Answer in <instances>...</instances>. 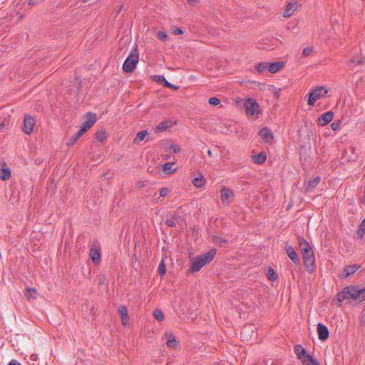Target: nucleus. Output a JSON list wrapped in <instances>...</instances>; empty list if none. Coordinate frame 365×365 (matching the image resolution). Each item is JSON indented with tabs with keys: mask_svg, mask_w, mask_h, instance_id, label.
I'll use <instances>...</instances> for the list:
<instances>
[{
	"mask_svg": "<svg viewBox=\"0 0 365 365\" xmlns=\"http://www.w3.org/2000/svg\"><path fill=\"white\" fill-rule=\"evenodd\" d=\"M299 246L302 254L306 270L312 273L316 269L315 256L309 242L303 237L298 238Z\"/></svg>",
	"mask_w": 365,
	"mask_h": 365,
	"instance_id": "f257e3e1",
	"label": "nucleus"
},
{
	"mask_svg": "<svg viewBox=\"0 0 365 365\" xmlns=\"http://www.w3.org/2000/svg\"><path fill=\"white\" fill-rule=\"evenodd\" d=\"M139 60V53L138 52V49L135 48L133 50L128 56L125 58L123 64V70L125 73H131L134 68L136 67V65Z\"/></svg>",
	"mask_w": 365,
	"mask_h": 365,
	"instance_id": "f03ea898",
	"label": "nucleus"
},
{
	"mask_svg": "<svg viewBox=\"0 0 365 365\" xmlns=\"http://www.w3.org/2000/svg\"><path fill=\"white\" fill-rule=\"evenodd\" d=\"M328 90L324 86H317L311 90L309 94L307 103L309 106H312L315 102L320 98L325 96Z\"/></svg>",
	"mask_w": 365,
	"mask_h": 365,
	"instance_id": "7ed1b4c3",
	"label": "nucleus"
},
{
	"mask_svg": "<svg viewBox=\"0 0 365 365\" xmlns=\"http://www.w3.org/2000/svg\"><path fill=\"white\" fill-rule=\"evenodd\" d=\"M346 292L350 298L362 302L365 299V287H359V286H347Z\"/></svg>",
	"mask_w": 365,
	"mask_h": 365,
	"instance_id": "20e7f679",
	"label": "nucleus"
},
{
	"mask_svg": "<svg viewBox=\"0 0 365 365\" xmlns=\"http://www.w3.org/2000/svg\"><path fill=\"white\" fill-rule=\"evenodd\" d=\"M220 196L222 202L228 205L234 200L235 193L232 190L223 186L220 190Z\"/></svg>",
	"mask_w": 365,
	"mask_h": 365,
	"instance_id": "39448f33",
	"label": "nucleus"
},
{
	"mask_svg": "<svg viewBox=\"0 0 365 365\" xmlns=\"http://www.w3.org/2000/svg\"><path fill=\"white\" fill-rule=\"evenodd\" d=\"M245 108L246 114L249 116H252L258 113L259 104L256 101L249 98L245 102Z\"/></svg>",
	"mask_w": 365,
	"mask_h": 365,
	"instance_id": "423d86ee",
	"label": "nucleus"
},
{
	"mask_svg": "<svg viewBox=\"0 0 365 365\" xmlns=\"http://www.w3.org/2000/svg\"><path fill=\"white\" fill-rule=\"evenodd\" d=\"M96 122V114L93 113H88L85 116V120L82 123L80 129L81 132H86L90 129Z\"/></svg>",
	"mask_w": 365,
	"mask_h": 365,
	"instance_id": "0eeeda50",
	"label": "nucleus"
},
{
	"mask_svg": "<svg viewBox=\"0 0 365 365\" xmlns=\"http://www.w3.org/2000/svg\"><path fill=\"white\" fill-rule=\"evenodd\" d=\"M216 254L217 250L215 248H212L208 252L200 255H198L197 258L202 264V265L205 266L212 261Z\"/></svg>",
	"mask_w": 365,
	"mask_h": 365,
	"instance_id": "6e6552de",
	"label": "nucleus"
},
{
	"mask_svg": "<svg viewBox=\"0 0 365 365\" xmlns=\"http://www.w3.org/2000/svg\"><path fill=\"white\" fill-rule=\"evenodd\" d=\"M35 120L33 117L26 115L24 119L23 131L29 135L33 132Z\"/></svg>",
	"mask_w": 365,
	"mask_h": 365,
	"instance_id": "1a4fd4ad",
	"label": "nucleus"
},
{
	"mask_svg": "<svg viewBox=\"0 0 365 365\" xmlns=\"http://www.w3.org/2000/svg\"><path fill=\"white\" fill-rule=\"evenodd\" d=\"M294 351L297 358L302 363H305L307 359L310 356L300 344H297L294 346Z\"/></svg>",
	"mask_w": 365,
	"mask_h": 365,
	"instance_id": "9d476101",
	"label": "nucleus"
},
{
	"mask_svg": "<svg viewBox=\"0 0 365 365\" xmlns=\"http://www.w3.org/2000/svg\"><path fill=\"white\" fill-rule=\"evenodd\" d=\"M334 117L332 111H328L322 114L317 119V124L320 126H324L329 123Z\"/></svg>",
	"mask_w": 365,
	"mask_h": 365,
	"instance_id": "9b49d317",
	"label": "nucleus"
},
{
	"mask_svg": "<svg viewBox=\"0 0 365 365\" xmlns=\"http://www.w3.org/2000/svg\"><path fill=\"white\" fill-rule=\"evenodd\" d=\"M317 334L320 340L325 341L329 337V332L328 328L325 325L322 323H318Z\"/></svg>",
	"mask_w": 365,
	"mask_h": 365,
	"instance_id": "f8f14e48",
	"label": "nucleus"
},
{
	"mask_svg": "<svg viewBox=\"0 0 365 365\" xmlns=\"http://www.w3.org/2000/svg\"><path fill=\"white\" fill-rule=\"evenodd\" d=\"M285 251L287 252V256L295 264H299L300 260L299 258L296 253L294 247L291 245H287L285 246Z\"/></svg>",
	"mask_w": 365,
	"mask_h": 365,
	"instance_id": "ddd939ff",
	"label": "nucleus"
},
{
	"mask_svg": "<svg viewBox=\"0 0 365 365\" xmlns=\"http://www.w3.org/2000/svg\"><path fill=\"white\" fill-rule=\"evenodd\" d=\"M259 135L263 141L267 143L272 140L274 138L272 130L267 127H264L259 130Z\"/></svg>",
	"mask_w": 365,
	"mask_h": 365,
	"instance_id": "4468645a",
	"label": "nucleus"
},
{
	"mask_svg": "<svg viewBox=\"0 0 365 365\" xmlns=\"http://www.w3.org/2000/svg\"><path fill=\"white\" fill-rule=\"evenodd\" d=\"M165 337L166 339V345L168 347L176 349L178 346V342L175 339V336L172 333H165Z\"/></svg>",
	"mask_w": 365,
	"mask_h": 365,
	"instance_id": "2eb2a0df",
	"label": "nucleus"
},
{
	"mask_svg": "<svg viewBox=\"0 0 365 365\" xmlns=\"http://www.w3.org/2000/svg\"><path fill=\"white\" fill-rule=\"evenodd\" d=\"M361 266L359 264L349 265L344 268L343 277L346 278L353 274H354Z\"/></svg>",
	"mask_w": 365,
	"mask_h": 365,
	"instance_id": "dca6fc26",
	"label": "nucleus"
},
{
	"mask_svg": "<svg viewBox=\"0 0 365 365\" xmlns=\"http://www.w3.org/2000/svg\"><path fill=\"white\" fill-rule=\"evenodd\" d=\"M202 267H204L202 264L196 257L191 260L189 271L191 273L197 272L202 269Z\"/></svg>",
	"mask_w": 365,
	"mask_h": 365,
	"instance_id": "f3484780",
	"label": "nucleus"
},
{
	"mask_svg": "<svg viewBox=\"0 0 365 365\" xmlns=\"http://www.w3.org/2000/svg\"><path fill=\"white\" fill-rule=\"evenodd\" d=\"M297 4L296 1H291L287 4L285 10L283 11L282 16L284 17H289L294 11L297 9Z\"/></svg>",
	"mask_w": 365,
	"mask_h": 365,
	"instance_id": "a211bd4d",
	"label": "nucleus"
},
{
	"mask_svg": "<svg viewBox=\"0 0 365 365\" xmlns=\"http://www.w3.org/2000/svg\"><path fill=\"white\" fill-rule=\"evenodd\" d=\"M283 66L284 63L282 61L268 63V71L274 73L280 71Z\"/></svg>",
	"mask_w": 365,
	"mask_h": 365,
	"instance_id": "6ab92c4d",
	"label": "nucleus"
},
{
	"mask_svg": "<svg viewBox=\"0 0 365 365\" xmlns=\"http://www.w3.org/2000/svg\"><path fill=\"white\" fill-rule=\"evenodd\" d=\"M118 312L120 316L122 324L124 325L126 324L128 319L126 307L123 305L120 306L118 309Z\"/></svg>",
	"mask_w": 365,
	"mask_h": 365,
	"instance_id": "aec40b11",
	"label": "nucleus"
},
{
	"mask_svg": "<svg viewBox=\"0 0 365 365\" xmlns=\"http://www.w3.org/2000/svg\"><path fill=\"white\" fill-rule=\"evenodd\" d=\"M90 257L92 259L94 264H98L101 259V253L100 251L96 248L93 247L90 250Z\"/></svg>",
	"mask_w": 365,
	"mask_h": 365,
	"instance_id": "412c9836",
	"label": "nucleus"
},
{
	"mask_svg": "<svg viewBox=\"0 0 365 365\" xmlns=\"http://www.w3.org/2000/svg\"><path fill=\"white\" fill-rule=\"evenodd\" d=\"M267 159V155L264 153L262 152L257 155H252V160L257 165L262 164Z\"/></svg>",
	"mask_w": 365,
	"mask_h": 365,
	"instance_id": "4be33fe9",
	"label": "nucleus"
},
{
	"mask_svg": "<svg viewBox=\"0 0 365 365\" xmlns=\"http://www.w3.org/2000/svg\"><path fill=\"white\" fill-rule=\"evenodd\" d=\"M148 135V132L147 130H143L138 132L133 140V143L135 144L140 143L141 141H143L145 138V137Z\"/></svg>",
	"mask_w": 365,
	"mask_h": 365,
	"instance_id": "5701e85b",
	"label": "nucleus"
},
{
	"mask_svg": "<svg viewBox=\"0 0 365 365\" xmlns=\"http://www.w3.org/2000/svg\"><path fill=\"white\" fill-rule=\"evenodd\" d=\"M192 182L196 187H202L205 184V179L204 175H200L199 176L195 178Z\"/></svg>",
	"mask_w": 365,
	"mask_h": 365,
	"instance_id": "b1692460",
	"label": "nucleus"
},
{
	"mask_svg": "<svg viewBox=\"0 0 365 365\" xmlns=\"http://www.w3.org/2000/svg\"><path fill=\"white\" fill-rule=\"evenodd\" d=\"M267 71H268V63L259 62L255 66V71L259 74H263Z\"/></svg>",
	"mask_w": 365,
	"mask_h": 365,
	"instance_id": "393cba45",
	"label": "nucleus"
},
{
	"mask_svg": "<svg viewBox=\"0 0 365 365\" xmlns=\"http://www.w3.org/2000/svg\"><path fill=\"white\" fill-rule=\"evenodd\" d=\"M212 239L213 242L220 247H225L227 243V240L225 238H222L217 235H213Z\"/></svg>",
	"mask_w": 365,
	"mask_h": 365,
	"instance_id": "a878e982",
	"label": "nucleus"
},
{
	"mask_svg": "<svg viewBox=\"0 0 365 365\" xmlns=\"http://www.w3.org/2000/svg\"><path fill=\"white\" fill-rule=\"evenodd\" d=\"M320 180H321V178L319 176H317V177L314 178L313 179L310 180L308 182L307 189L312 190V189L315 188L319 183Z\"/></svg>",
	"mask_w": 365,
	"mask_h": 365,
	"instance_id": "bb28decb",
	"label": "nucleus"
},
{
	"mask_svg": "<svg viewBox=\"0 0 365 365\" xmlns=\"http://www.w3.org/2000/svg\"><path fill=\"white\" fill-rule=\"evenodd\" d=\"M168 127V122L165 120L160 123L158 125H156L154 128V130L155 133H160L165 130Z\"/></svg>",
	"mask_w": 365,
	"mask_h": 365,
	"instance_id": "cd10ccee",
	"label": "nucleus"
},
{
	"mask_svg": "<svg viewBox=\"0 0 365 365\" xmlns=\"http://www.w3.org/2000/svg\"><path fill=\"white\" fill-rule=\"evenodd\" d=\"M84 133V132H81V130L79 129L69 140L68 142V145H72L73 143H75L79 138Z\"/></svg>",
	"mask_w": 365,
	"mask_h": 365,
	"instance_id": "c85d7f7f",
	"label": "nucleus"
},
{
	"mask_svg": "<svg viewBox=\"0 0 365 365\" xmlns=\"http://www.w3.org/2000/svg\"><path fill=\"white\" fill-rule=\"evenodd\" d=\"M266 274H267V277L268 279L270 280V281H272V282L275 281L278 278L277 274L271 267H269L267 269Z\"/></svg>",
	"mask_w": 365,
	"mask_h": 365,
	"instance_id": "c756f323",
	"label": "nucleus"
},
{
	"mask_svg": "<svg viewBox=\"0 0 365 365\" xmlns=\"http://www.w3.org/2000/svg\"><path fill=\"white\" fill-rule=\"evenodd\" d=\"M174 163H165L163 167L165 174H171L175 171V169L173 168Z\"/></svg>",
	"mask_w": 365,
	"mask_h": 365,
	"instance_id": "7c9ffc66",
	"label": "nucleus"
},
{
	"mask_svg": "<svg viewBox=\"0 0 365 365\" xmlns=\"http://www.w3.org/2000/svg\"><path fill=\"white\" fill-rule=\"evenodd\" d=\"M349 297L346 292V287L336 294V299L339 302H343L345 299Z\"/></svg>",
	"mask_w": 365,
	"mask_h": 365,
	"instance_id": "2f4dec72",
	"label": "nucleus"
},
{
	"mask_svg": "<svg viewBox=\"0 0 365 365\" xmlns=\"http://www.w3.org/2000/svg\"><path fill=\"white\" fill-rule=\"evenodd\" d=\"M11 176V172L9 169L2 168L0 170V178L3 180H8Z\"/></svg>",
	"mask_w": 365,
	"mask_h": 365,
	"instance_id": "473e14b6",
	"label": "nucleus"
},
{
	"mask_svg": "<svg viewBox=\"0 0 365 365\" xmlns=\"http://www.w3.org/2000/svg\"><path fill=\"white\" fill-rule=\"evenodd\" d=\"M151 78H152L154 81H155V82H157V83H160V84H161V85H163V86L165 84V82H166V81H167V80L165 79V76H162V75H155V76H151Z\"/></svg>",
	"mask_w": 365,
	"mask_h": 365,
	"instance_id": "72a5a7b5",
	"label": "nucleus"
},
{
	"mask_svg": "<svg viewBox=\"0 0 365 365\" xmlns=\"http://www.w3.org/2000/svg\"><path fill=\"white\" fill-rule=\"evenodd\" d=\"M158 272L160 277L164 276L166 273L165 264L163 259L160 262L158 265Z\"/></svg>",
	"mask_w": 365,
	"mask_h": 365,
	"instance_id": "f704fd0d",
	"label": "nucleus"
},
{
	"mask_svg": "<svg viewBox=\"0 0 365 365\" xmlns=\"http://www.w3.org/2000/svg\"><path fill=\"white\" fill-rule=\"evenodd\" d=\"M302 364L304 365H321L319 362L311 355L307 359L306 362Z\"/></svg>",
	"mask_w": 365,
	"mask_h": 365,
	"instance_id": "c9c22d12",
	"label": "nucleus"
},
{
	"mask_svg": "<svg viewBox=\"0 0 365 365\" xmlns=\"http://www.w3.org/2000/svg\"><path fill=\"white\" fill-rule=\"evenodd\" d=\"M153 317L158 321H163L164 319V314L160 309H155L153 311Z\"/></svg>",
	"mask_w": 365,
	"mask_h": 365,
	"instance_id": "e433bc0d",
	"label": "nucleus"
},
{
	"mask_svg": "<svg viewBox=\"0 0 365 365\" xmlns=\"http://www.w3.org/2000/svg\"><path fill=\"white\" fill-rule=\"evenodd\" d=\"M96 135V138L99 141H103L106 138V133L104 130H101L97 131Z\"/></svg>",
	"mask_w": 365,
	"mask_h": 365,
	"instance_id": "4c0bfd02",
	"label": "nucleus"
},
{
	"mask_svg": "<svg viewBox=\"0 0 365 365\" xmlns=\"http://www.w3.org/2000/svg\"><path fill=\"white\" fill-rule=\"evenodd\" d=\"M157 38L161 41H166L168 39V35L163 31H158L157 33Z\"/></svg>",
	"mask_w": 365,
	"mask_h": 365,
	"instance_id": "58836bf2",
	"label": "nucleus"
},
{
	"mask_svg": "<svg viewBox=\"0 0 365 365\" xmlns=\"http://www.w3.org/2000/svg\"><path fill=\"white\" fill-rule=\"evenodd\" d=\"M314 48L312 46H307L302 51L303 57H307L313 52Z\"/></svg>",
	"mask_w": 365,
	"mask_h": 365,
	"instance_id": "ea45409f",
	"label": "nucleus"
},
{
	"mask_svg": "<svg viewBox=\"0 0 365 365\" xmlns=\"http://www.w3.org/2000/svg\"><path fill=\"white\" fill-rule=\"evenodd\" d=\"M169 149L173 153H179L180 152V148L175 143H172L169 146Z\"/></svg>",
	"mask_w": 365,
	"mask_h": 365,
	"instance_id": "a19ab883",
	"label": "nucleus"
},
{
	"mask_svg": "<svg viewBox=\"0 0 365 365\" xmlns=\"http://www.w3.org/2000/svg\"><path fill=\"white\" fill-rule=\"evenodd\" d=\"M358 233L361 235L365 233V217L359 225Z\"/></svg>",
	"mask_w": 365,
	"mask_h": 365,
	"instance_id": "79ce46f5",
	"label": "nucleus"
},
{
	"mask_svg": "<svg viewBox=\"0 0 365 365\" xmlns=\"http://www.w3.org/2000/svg\"><path fill=\"white\" fill-rule=\"evenodd\" d=\"M163 86L166 87V88H171V89H173L174 91H176V90H178L179 88L178 86L173 85L171 83L168 82V81H166V82L165 83Z\"/></svg>",
	"mask_w": 365,
	"mask_h": 365,
	"instance_id": "37998d69",
	"label": "nucleus"
},
{
	"mask_svg": "<svg viewBox=\"0 0 365 365\" xmlns=\"http://www.w3.org/2000/svg\"><path fill=\"white\" fill-rule=\"evenodd\" d=\"M209 103L212 106H217L220 103V101L216 97H212L209 99Z\"/></svg>",
	"mask_w": 365,
	"mask_h": 365,
	"instance_id": "c03bdc74",
	"label": "nucleus"
},
{
	"mask_svg": "<svg viewBox=\"0 0 365 365\" xmlns=\"http://www.w3.org/2000/svg\"><path fill=\"white\" fill-rule=\"evenodd\" d=\"M339 127H340V121H339V120H335L333 123H331V128L333 130H338L339 128Z\"/></svg>",
	"mask_w": 365,
	"mask_h": 365,
	"instance_id": "a18cd8bd",
	"label": "nucleus"
},
{
	"mask_svg": "<svg viewBox=\"0 0 365 365\" xmlns=\"http://www.w3.org/2000/svg\"><path fill=\"white\" fill-rule=\"evenodd\" d=\"M168 193V189L167 187H163L160 190V197H165Z\"/></svg>",
	"mask_w": 365,
	"mask_h": 365,
	"instance_id": "49530a36",
	"label": "nucleus"
},
{
	"mask_svg": "<svg viewBox=\"0 0 365 365\" xmlns=\"http://www.w3.org/2000/svg\"><path fill=\"white\" fill-rule=\"evenodd\" d=\"M183 34V31L180 28H175L173 29V34L174 35H181Z\"/></svg>",
	"mask_w": 365,
	"mask_h": 365,
	"instance_id": "de8ad7c7",
	"label": "nucleus"
},
{
	"mask_svg": "<svg viewBox=\"0 0 365 365\" xmlns=\"http://www.w3.org/2000/svg\"><path fill=\"white\" fill-rule=\"evenodd\" d=\"M165 223H166V225L168 226L171 227H174L176 226L175 222L173 219H171V220H166Z\"/></svg>",
	"mask_w": 365,
	"mask_h": 365,
	"instance_id": "09e8293b",
	"label": "nucleus"
},
{
	"mask_svg": "<svg viewBox=\"0 0 365 365\" xmlns=\"http://www.w3.org/2000/svg\"><path fill=\"white\" fill-rule=\"evenodd\" d=\"M172 219H173V220H175H175H177V221H178V220H179L180 219H181V217H180L178 214H177V213H174V214H173V215H172Z\"/></svg>",
	"mask_w": 365,
	"mask_h": 365,
	"instance_id": "8fccbe9b",
	"label": "nucleus"
},
{
	"mask_svg": "<svg viewBox=\"0 0 365 365\" xmlns=\"http://www.w3.org/2000/svg\"><path fill=\"white\" fill-rule=\"evenodd\" d=\"M8 365H21L19 362L16 360H11Z\"/></svg>",
	"mask_w": 365,
	"mask_h": 365,
	"instance_id": "3c124183",
	"label": "nucleus"
},
{
	"mask_svg": "<svg viewBox=\"0 0 365 365\" xmlns=\"http://www.w3.org/2000/svg\"><path fill=\"white\" fill-rule=\"evenodd\" d=\"M190 4H195L197 0H187Z\"/></svg>",
	"mask_w": 365,
	"mask_h": 365,
	"instance_id": "603ef678",
	"label": "nucleus"
},
{
	"mask_svg": "<svg viewBox=\"0 0 365 365\" xmlns=\"http://www.w3.org/2000/svg\"><path fill=\"white\" fill-rule=\"evenodd\" d=\"M35 163L37 164V165H39L41 163V160H38V159H36L35 160Z\"/></svg>",
	"mask_w": 365,
	"mask_h": 365,
	"instance_id": "864d4df0",
	"label": "nucleus"
},
{
	"mask_svg": "<svg viewBox=\"0 0 365 365\" xmlns=\"http://www.w3.org/2000/svg\"><path fill=\"white\" fill-rule=\"evenodd\" d=\"M207 155H208L209 156H211V155H212V151H211L210 150H207Z\"/></svg>",
	"mask_w": 365,
	"mask_h": 365,
	"instance_id": "5fc2aeb1",
	"label": "nucleus"
},
{
	"mask_svg": "<svg viewBox=\"0 0 365 365\" xmlns=\"http://www.w3.org/2000/svg\"><path fill=\"white\" fill-rule=\"evenodd\" d=\"M4 127V123H0V130Z\"/></svg>",
	"mask_w": 365,
	"mask_h": 365,
	"instance_id": "6e6d98bb",
	"label": "nucleus"
},
{
	"mask_svg": "<svg viewBox=\"0 0 365 365\" xmlns=\"http://www.w3.org/2000/svg\"><path fill=\"white\" fill-rule=\"evenodd\" d=\"M165 159H169V158H170V156H169V155H165Z\"/></svg>",
	"mask_w": 365,
	"mask_h": 365,
	"instance_id": "4d7b16f0",
	"label": "nucleus"
},
{
	"mask_svg": "<svg viewBox=\"0 0 365 365\" xmlns=\"http://www.w3.org/2000/svg\"><path fill=\"white\" fill-rule=\"evenodd\" d=\"M89 0H82L83 2L86 3L87 1H88Z\"/></svg>",
	"mask_w": 365,
	"mask_h": 365,
	"instance_id": "13d9d810",
	"label": "nucleus"
},
{
	"mask_svg": "<svg viewBox=\"0 0 365 365\" xmlns=\"http://www.w3.org/2000/svg\"><path fill=\"white\" fill-rule=\"evenodd\" d=\"M361 63V61H360V60L357 61V63H358V64H359V63Z\"/></svg>",
	"mask_w": 365,
	"mask_h": 365,
	"instance_id": "bf43d9fd",
	"label": "nucleus"
}]
</instances>
